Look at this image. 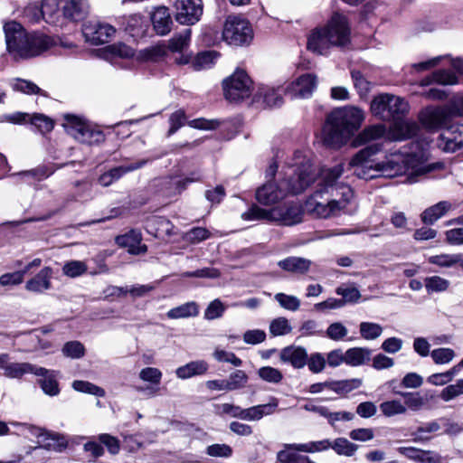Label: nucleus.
Returning a JSON list of instances; mask_svg holds the SVG:
<instances>
[{
    "label": "nucleus",
    "mask_w": 463,
    "mask_h": 463,
    "mask_svg": "<svg viewBox=\"0 0 463 463\" xmlns=\"http://www.w3.org/2000/svg\"><path fill=\"white\" fill-rule=\"evenodd\" d=\"M437 146L445 153L463 151V125L444 128L437 138Z\"/></svg>",
    "instance_id": "13"
},
{
    "label": "nucleus",
    "mask_w": 463,
    "mask_h": 463,
    "mask_svg": "<svg viewBox=\"0 0 463 463\" xmlns=\"http://www.w3.org/2000/svg\"><path fill=\"white\" fill-rule=\"evenodd\" d=\"M364 118V110L358 107L345 106L335 109L322 128V142L328 147L340 148L361 128Z\"/></svg>",
    "instance_id": "4"
},
{
    "label": "nucleus",
    "mask_w": 463,
    "mask_h": 463,
    "mask_svg": "<svg viewBox=\"0 0 463 463\" xmlns=\"http://www.w3.org/2000/svg\"><path fill=\"white\" fill-rule=\"evenodd\" d=\"M417 125L412 121L396 119L389 132H387V138L392 140L410 138L417 133Z\"/></svg>",
    "instance_id": "28"
},
{
    "label": "nucleus",
    "mask_w": 463,
    "mask_h": 463,
    "mask_svg": "<svg viewBox=\"0 0 463 463\" xmlns=\"http://www.w3.org/2000/svg\"><path fill=\"white\" fill-rule=\"evenodd\" d=\"M358 445L351 442L346 438H336L331 439V448L335 454L344 457H353L358 450Z\"/></svg>",
    "instance_id": "38"
},
{
    "label": "nucleus",
    "mask_w": 463,
    "mask_h": 463,
    "mask_svg": "<svg viewBox=\"0 0 463 463\" xmlns=\"http://www.w3.org/2000/svg\"><path fill=\"white\" fill-rule=\"evenodd\" d=\"M222 39L229 45L249 44L253 39L251 24L242 16L230 15L224 23Z\"/></svg>",
    "instance_id": "9"
},
{
    "label": "nucleus",
    "mask_w": 463,
    "mask_h": 463,
    "mask_svg": "<svg viewBox=\"0 0 463 463\" xmlns=\"http://www.w3.org/2000/svg\"><path fill=\"white\" fill-rule=\"evenodd\" d=\"M302 216L303 213L298 205L290 206L283 211L279 209L266 211L253 205L248 212L241 214V218L246 221H275L286 226L302 222Z\"/></svg>",
    "instance_id": "8"
},
{
    "label": "nucleus",
    "mask_w": 463,
    "mask_h": 463,
    "mask_svg": "<svg viewBox=\"0 0 463 463\" xmlns=\"http://www.w3.org/2000/svg\"><path fill=\"white\" fill-rule=\"evenodd\" d=\"M389 119H401L409 112L410 106L408 102L398 96L391 95L389 101Z\"/></svg>",
    "instance_id": "40"
},
{
    "label": "nucleus",
    "mask_w": 463,
    "mask_h": 463,
    "mask_svg": "<svg viewBox=\"0 0 463 463\" xmlns=\"http://www.w3.org/2000/svg\"><path fill=\"white\" fill-rule=\"evenodd\" d=\"M285 447L294 451L317 453L328 450L331 448V439H324L321 440L309 441L307 443L286 444Z\"/></svg>",
    "instance_id": "33"
},
{
    "label": "nucleus",
    "mask_w": 463,
    "mask_h": 463,
    "mask_svg": "<svg viewBox=\"0 0 463 463\" xmlns=\"http://www.w3.org/2000/svg\"><path fill=\"white\" fill-rule=\"evenodd\" d=\"M379 407L383 415L388 418L406 413V405L399 400L385 401Z\"/></svg>",
    "instance_id": "45"
},
{
    "label": "nucleus",
    "mask_w": 463,
    "mask_h": 463,
    "mask_svg": "<svg viewBox=\"0 0 463 463\" xmlns=\"http://www.w3.org/2000/svg\"><path fill=\"white\" fill-rule=\"evenodd\" d=\"M317 76L314 73H305L291 81L285 89V94L291 99H307L317 90Z\"/></svg>",
    "instance_id": "14"
},
{
    "label": "nucleus",
    "mask_w": 463,
    "mask_h": 463,
    "mask_svg": "<svg viewBox=\"0 0 463 463\" xmlns=\"http://www.w3.org/2000/svg\"><path fill=\"white\" fill-rule=\"evenodd\" d=\"M372 351L366 347H352L345 351V364L350 366H359L370 360Z\"/></svg>",
    "instance_id": "36"
},
{
    "label": "nucleus",
    "mask_w": 463,
    "mask_h": 463,
    "mask_svg": "<svg viewBox=\"0 0 463 463\" xmlns=\"http://www.w3.org/2000/svg\"><path fill=\"white\" fill-rule=\"evenodd\" d=\"M41 4L43 21L53 26L64 28L65 18L59 0H42Z\"/></svg>",
    "instance_id": "19"
},
{
    "label": "nucleus",
    "mask_w": 463,
    "mask_h": 463,
    "mask_svg": "<svg viewBox=\"0 0 463 463\" xmlns=\"http://www.w3.org/2000/svg\"><path fill=\"white\" fill-rule=\"evenodd\" d=\"M249 377L242 370H236L226 380L228 392L242 389L246 386Z\"/></svg>",
    "instance_id": "50"
},
{
    "label": "nucleus",
    "mask_w": 463,
    "mask_h": 463,
    "mask_svg": "<svg viewBox=\"0 0 463 463\" xmlns=\"http://www.w3.org/2000/svg\"><path fill=\"white\" fill-rule=\"evenodd\" d=\"M167 54V47L165 43H160L156 45L150 46L141 50L137 54V59L140 61H158Z\"/></svg>",
    "instance_id": "43"
},
{
    "label": "nucleus",
    "mask_w": 463,
    "mask_h": 463,
    "mask_svg": "<svg viewBox=\"0 0 463 463\" xmlns=\"http://www.w3.org/2000/svg\"><path fill=\"white\" fill-rule=\"evenodd\" d=\"M175 20L182 24H194L203 14L202 0H175Z\"/></svg>",
    "instance_id": "15"
},
{
    "label": "nucleus",
    "mask_w": 463,
    "mask_h": 463,
    "mask_svg": "<svg viewBox=\"0 0 463 463\" xmlns=\"http://www.w3.org/2000/svg\"><path fill=\"white\" fill-rule=\"evenodd\" d=\"M208 370V364L203 360L190 362L175 370V374L180 379H188L194 376L204 374Z\"/></svg>",
    "instance_id": "34"
},
{
    "label": "nucleus",
    "mask_w": 463,
    "mask_h": 463,
    "mask_svg": "<svg viewBox=\"0 0 463 463\" xmlns=\"http://www.w3.org/2000/svg\"><path fill=\"white\" fill-rule=\"evenodd\" d=\"M391 94H381L371 102L372 113L383 119H389V101Z\"/></svg>",
    "instance_id": "42"
},
{
    "label": "nucleus",
    "mask_w": 463,
    "mask_h": 463,
    "mask_svg": "<svg viewBox=\"0 0 463 463\" xmlns=\"http://www.w3.org/2000/svg\"><path fill=\"white\" fill-rule=\"evenodd\" d=\"M141 241V233H122L116 237L118 246L127 248L129 253L136 255L146 251V246Z\"/></svg>",
    "instance_id": "30"
},
{
    "label": "nucleus",
    "mask_w": 463,
    "mask_h": 463,
    "mask_svg": "<svg viewBox=\"0 0 463 463\" xmlns=\"http://www.w3.org/2000/svg\"><path fill=\"white\" fill-rule=\"evenodd\" d=\"M449 282L440 277L432 276L425 279V288L429 293L444 291L448 288Z\"/></svg>",
    "instance_id": "61"
},
{
    "label": "nucleus",
    "mask_w": 463,
    "mask_h": 463,
    "mask_svg": "<svg viewBox=\"0 0 463 463\" xmlns=\"http://www.w3.org/2000/svg\"><path fill=\"white\" fill-rule=\"evenodd\" d=\"M383 326L373 322H362L359 325L361 336L365 340H374L383 334Z\"/></svg>",
    "instance_id": "49"
},
{
    "label": "nucleus",
    "mask_w": 463,
    "mask_h": 463,
    "mask_svg": "<svg viewBox=\"0 0 463 463\" xmlns=\"http://www.w3.org/2000/svg\"><path fill=\"white\" fill-rule=\"evenodd\" d=\"M381 149V145L375 144L360 150L350 160L349 170L363 179L406 175L409 182L414 183L417 176L440 171L445 167L442 162L429 163L428 156L423 151L414 154L395 152L386 156L384 161L376 162L373 156Z\"/></svg>",
    "instance_id": "1"
},
{
    "label": "nucleus",
    "mask_w": 463,
    "mask_h": 463,
    "mask_svg": "<svg viewBox=\"0 0 463 463\" xmlns=\"http://www.w3.org/2000/svg\"><path fill=\"white\" fill-rule=\"evenodd\" d=\"M311 265L310 260L295 256L288 257L278 262V266L283 270L299 275L307 273Z\"/></svg>",
    "instance_id": "29"
},
{
    "label": "nucleus",
    "mask_w": 463,
    "mask_h": 463,
    "mask_svg": "<svg viewBox=\"0 0 463 463\" xmlns=\"http://www.w3.org/2000/svg\"><path fill=\"white\" fill-rule=\"evenodd\" d=\"M347 334V328L340 322L332 323L326 331V336L334 341H340L344 339Z\"/></svg>",
    "instance_id": "64"
},
{
    "label": "nucleus",
    "mask_w": 463,
    "mask_h": 463,
    "mask_svg": "<svg viewBox=\"0 0 463 463\" xmlns=\"http://www.w3.org/2000/svg\"><path fill=\"white\" fill-rule=\"evenodd\" d=\"M224 311V305L219 298H216L210 302V304L206 307L204 311V318L207 320L220 318L221 317H222Z\"/></svg>",
    "instance_id": "62"
},
{
    "label": "nucleus",
    "mask_w": 463,
    "mask_h": 463,
    "mask_svg": "<svg viewBox=\"0 0 463 463\" xmlns=\"http://www.w3.org/2000/svg\"><path fill=\"white\" fill-rule=\"evenodd\" d=\"M397 451L416 463H442V456L433 450H424L415 447H399Z\"/></svg>",
    "instance_id": "18"
},
{
    "label": "nucleus",
    "mask_w": 463,
    "mask_h": 463,
    "mask_svg": "<svg viewBox=\"0 0 463 463\" xmlns=\"http://www.w3.org/2000/svg\"><path fill=\"white\" fill-rule=\"evenodd\" d=\"M82 34L85 41L92 45L109 43L116 34L114 26L99 20H90L82 26Z\"/></svg>",
    "instance_id": "11"
},
{
    "label": "nucleus",
    "mask_w": 463,
    "mask_h": 463,
    "mask_svg": "<svg viewBox=\"0 0 463 463\" xmlns=\"http://www.w3.org/2000/svg\"><path fill=\"white\" fill-rule=\"evenodd\" d=\"M40 369L43 370L44 372H43L41 374L34 375L42 377L38 380V383L41 389L48 396H57L61 392L58 382L59 372L54 370H48L41 366Z\"/></svg>",
    "instance_id": "27"
},
{
    "label": "nucleus",
    "mask_w": 463,
    "mask_h": 463,
    "mask_svg": "<svg viewBox=\"0 0 463 463\" xmlns=\"http://www.w3.org/2000/svg\"><path fill=\"white\" fill-rule=\"evenodd\" d=\"M191 34V29L186 28L173 35V37L168 41V44L166 45L167 51L181 53V55L175 59V62L178 64H187L192 60V55L184 52L190 44Z\"/></svg>",
    "instance_id": "17"
},
{
    "label": "nucleus",
    "mask_w": 463,
    "mask_h": 463,
    "mask_svg": "<svg viewBox=\"0 0 463 463\" xmlns=\"http://www.w3.org/2000/svg\"><path fill=\"white\" fill-rule=\"evenodd\" d=\"M279 359L284 364H288L295 369H301L307 365V351L298 345H289L281 349Z\"/></svg>",
    "instance_id": "20"
},
{
    "label": "nucleus",
    "mask_w": 463,
    "mask_h": 463,
    "mask_svg": "<svg viewBox=\"0 0 463 463\" xmlns=\"http://www.w3.org/2000/svg\"><path fill=\"white\" fill-rule=\"evenodd\" d=\"M324 399H307V402L302 406L306 411H310L318 414L319 416L327 420L330 426L334 427L336 421L345 420L349 421L354 418V415L349 411H335L332 412L326 406L317 403L318 401Z\"/></svg>",
    "instance_id": "16"
},
{
    "label": "nucleus",
    "mask_w": 463,
    "mask_h": 463,
    "mask_svg": "<svg viewBox=\"0 0 463 463\" xmlns=\"http://www.w3.org/2000/svg\"><path fill=\"white\" fill-rule=\"evenodd\" d=\"M146 23L142 15H130L127 22L126 31L133 37H140L146 32Z\"/></svg>",
    "instance_id": "46"
},
{
    "label": "nucleus",
    "mask_w": 463,
    "mask_h": 463,
    "mask_svg": "<svg viewBox=\"0 0 463 463\" xmlns=\"http://www.w3.org/2000/svg\"><path fill=\"white\" fill-rule=\"evenodd\" d=\"M151 21L157 34L165 35L170 32L173 22L167 7H156L151 13Z\"/></svg>",
    "instance_id": "26"
},
{
    "label": "nucleus",
    "mask_w": 463,
    "mask_h": 463,
    "mask_svg": "<svg viewBox=\"0 0 463 463\" xmlns=\"http://www.w3.org/2000/svg\"><path fill=\"white\" fill-rule=\"evenodd\" d=\"M218 54L215 52H203L199 53L192 61L194 70L200 71L210 68L217 59Z\"/></svg>",
    "instance_id": "53"
},
{
    "label": "nucleus",
    "mask_w": 463,
    "mask_h": 463,
    "mask_svg": "<svg viewBox=\"0 0 463 463\" xmlns=\"http://www.w3.org/2000/svg\"><path fill=\"white\" fill-rule=\"evenodd\" d=\"M63 127L69 135L82 144L93 146L105 140V135L99 128L75 115H65Z\"/></svg>",
    "instance_id": "7"
},
{
    "label": "nucleus",
    "mask_w": 463,
    "mask_h": 463,
    "mask_svg": "<svg viewBox=\"0 0 463 463\" xmlns=\"http://www.w3.org/2000/svg\"><path fill=\"white\" fill-rule=\"evenodd\" d=\"M11 87L15 91L24 94H42V90L33 82L23 79H15L11 82Z\"/></svg>",
    "instance_id": "56"
},
{
    "label": "nucleus",
    "mask_w": 463,
    "mask_h": 463,
    "mask_svg": "<svg viewBox=\"0 0 463 463\" xmlns=\"http://www.w3.org/2000/svg\"><path fill=\"white\" fill-rule=\"evenodd\" d=\"M432 81L441 85H454L458 82L457 76L447 70L436 71L431 75V79H426L423 80V84H429Z\"/></svg>",
    "instance_id": "47"
},
{
    "label": "nucleus",
    "mask_w": 463,
    "mask_h": 463,
    "mask_svg": "<svg viewBox=\"0 0 463 463\" xmlns=\"http://www.w3.org/2000/svg\"><path fill=\"white\" fill-rule=\"evenodd\" d=\"M362 385L360 379H349L342 381H328L327 390L339 395H345Z\"/></svg>",
    "instance_id": "41"
},
{
    "label": "nucleus",
    "mask_w": 463,
    "mask_h": 463,
    "mask_svg": "<svg viewBox=\"0 0 463 463\" xmlns=\"http://www.w3.org/2000/svg\"><path fill=\"white\" fill-rule=\"evenodd\" d=\"M27 120H30L43 133L50 132L54 127L52 119L43 114L29 115L18 112L10 117V121L14 123H22Z\"/></svg>",
    "instance_id": "25"
},
{
    "label": "nucleus",
    "mask_w": 463,
    "mask_h": 463,
    "mask_svg": "<svg viewBox=\"0 0 463 463\" xmlns=\"http://www.w3.org/2000/svg\"><path fill=\"white\" fill-rule=\"evenodd\" d=\"M275 299L279 302L280 307L289 311H297L300 307V300L295 296L277 293Z\"/></svg>",
    "instance_id": "60"
},
{
    "label": "nucleus",
    "mask_w": 463,
    "mask_h": 463,
    "mask_svg": "<svg viewBox=\"0 0 463 463\" xmlns=\"http://www.w3.org/2000/svg\"><path fill=\"white\" fill-rule=\"evenodd\" d=\"M292 331L289 321L283 317L273 319L269 324V333L273 336L285 335Z\"/></svg>",
    "instance_id": "54"
},
{
    "label": "nucleus",
    "mask_w": 463,
    "mask_h": 463,
    "mask_svg": "<svg viewBox=\"0 0 463 463\" xmlns=\"http://www.w3.org/2000/svg\"><path fill=\"white\" fill-rule=\"evenodd\" d=\"M52 269L45 267L26 282V289L35 293H41L51 288Z\"/></svg>",
    "instance_id": "31"
},
{
    "label": "nucleus",
    "mask_w": 463,
    "mask_h": 463,
    "mask_svg": "<svg viewBox=\"0 0 463 463\" xmlns=\"http://www.w3.org/2000/svg\"><path fill=\"white\" fill-rule=\"evenodd\" d=\"M87 271V265L84 261L71 260L66 262L62 267L64 275L70 278L81 276Z\"/></svg>",
    "instance_id": "57"
},
{
    "label": "nucleus",
    "mask_w": 463,
    "mask_h": 463,
    "mask_svg": "<svg viewBox=\"0 0 463 463\" xmlns=\"http://www.w3.org/2000/svg\"><path fill=\"white\" fill-rule=\"evenodd\" d=\"M146 160H140L137 163L128 164L127 165H120L110 169L109 172L104 173L99 177V183L102 186H109L115 181L118 180L127 173L135 171L141 168L146 164Z\"/></svg>",
    "instance_id": "24"
},
{
    "label": "nucleus",
    "mask_w": 463,
    "mask_h": 463,
    "mask_svg": "<svg viewBox=\"0 0 463 463\" xmlns=\"http://www.w3.org/2000/svg\"><path fill=\"white\" fill-rule=\"evenodd\" d=\"M97 440L101 446L104 445L111 455H117L119 453L120 442L117 437L108 433H102L97 436Z\"/></svg>",
    "instance_id": "58"
},
{
    "label": "nucleus",
    "mask_w": 463,
    "mask_h": 463,
    "mask_svg": "<svg viewBox=\"0 0 463 463\" xmlns=\"http://www.w3.org/2000/svg\"><path fill=\"white\" fill-rule=\"evenodd\" d=\"M225 98L232 102H240L249 99L253 91V81L243 69L234 72L222 81Z\"/></svg>",
    "instance_id": "10"
},
{
    "label": "nucleus",
    "mask_w": 463,
    "mask_h": 463,
    "mask_svg": "<svg viewBox=\"0 0 463 463\" xmlns=\"http://www.w3.org/2000/svg\"><path fill=\"white\" fill-rule=\"evenodd\" d=\"M105 52L111 58L129 59L135 56L134 49L123 43H117L107 46Z\"/></svg>",
    "instance_id": "44"
},
{
    "label": "nucleus",
    "mask_w": 463,
    "mask_h": 463,
    "mask_svg": "<svg viewBox=\"0 0 463 463\" xmlns=\"http://www.w3.org/2000/svg\"><path fill=\"white\" fill-rule=\"evenodd\" d=\"M393 392L395 394H399L405 399L404 405H406V410L410 409L411 411H419L420 410L424 404V398L419 392H397L393 389Z\"/></svg>",
    "instance_id": "48"
},
{
    "label": "nucleus",
    "mask_w": 463,
    "mask_h": 463,
    "mask_svg": "<svg viewBox=\"0 0 463 463\" xmlns=\"http://www.w3.org/2000/svg\"><path fill=\"white\" fill-rule=\"evenodd\" d=\"M258 376L264 382L279 384L283 380V374L280 370L271 367L263 366L258 370Z\"/></svg>",
    "instance_id": "51"
},
{
    "label": "nucleus",
    "mask_w": 463,
    "mask_h": 463,
    "mask_svg": "<svg viewBox=\"0 0 463 463\" xmlns=\"http://www.w3.org/2000/svg\"><path fill=\"white\" fill-rule=\"evenodd\" d=\"M441 429V424L439 423V419L434 420L429 422H425L419 427L416 428L413 432L414 441H426L430 440L431 436L430 434L436 433L439 431Z\"/></svg>",
    "instance_id": "39"
},
{
    "label": "nucleus",
    "mask_w": 463,
    "mask_h": 463,
    "mask_svg": "<svg viewBox=\"0 0 463 463\" xmlns=\"http://www.w3.org/2000/svg\"><path fill=\"white\" fill-rule=\"evenodd\" d=\"M62 12L66 27L68 22L80 21L88 14L89 4L87 0H66L62 5Z\"/></svg>",
    "instance_id": "22"
},
{
    "label": "nucleus",
    "mask_w": 463,
    "mask_h": 463,
    "mask_svg": "<svg viewBox=\"0 0 463 463\" xmlns=\"http://www.w3.org/2000/svg\"><path fill=\"white\" fill-rule=\"evenodd\" d=\"M455 352L451 348H436L431 351L430 356L436 364H446L450 363L455 357Z\"/></svg>",
    "instance_id": "59"
},
{
    "label": "nucleus",
    "mask_w": 463,
    "mask_h": 463,
    "mask_svg": "<svg viewBox=\"0 0 463 463\" xmlns=\"http://www.w3.org/2000/svg\"><path fill=\"white\" fill-rule=\"evenodd\" d=\"M462 394L463 383L461 379H458L455 383L449 384L443 388L439 393V397L443 402H449Z\"/></svg>",
    "instance_id": "55"
},
{
    "label": "nucleus",
    "mask_w": 463,
    "mask_h": 463,
    "mask_svg": "<svg viewBox=\"0 0 463 463\" xmlns=\"http://www.w3.org/2000/svg\"><path fill=\"white\" fill-rule=\"evenodd\" d=\"M452 209L449 202L442 201L429 208L421 213V220L425 224H433L438 219Z\"/></svg>",
    "instance_id": "35"
},
{
    "label": "nucleus",
    "mask_w": 463,
    "mask_h": 463,
    "mask_svg": "<svg viewBox=\"0 0 463 463\" xmlns=\"http://www.w3.org/2000/svg\"><path fill=\"white\" fill-rule=\"evenodd\" d=\"M4 375L11 379H19L25 374H41L43 370L40 366L31 363H9L5 362L4 364Z\"/></svg>",
    "instance_id": "23"
},
{
    "label": "nucleus",
    "mask_w": 463,
    "mask_h": 463,
    "mask_svg": "<svg viewBox=\"0 0 463 463\" xmlns=\"http://www.w3.org/2000/svg\"><path fill=\"white\" fill-rule=\"evenodd\" d=\"M199 314L198 305L194 301L186 302L171 308L166 316L170 319H180L196 317Z\"/></svg>",
    "instance_id": "37"
},
{
    "label": "nucleus",
    "mask_w": 463,
    "mask_h": 463,
    "mask_svg": "<svg viewBox=\"0 0 463 463\" xmlns=\"http://www.w3.org/2000/svg\"><path fill=\"white\" fill-rule=\"evenodd\" d=\"M343 173V163L322 167L318 175L314 172L318 188L305 203V210L308 213L326 219L353 211V190L337 183Z\"/></svg>",
    "instance_id": "2"
},
{
    "label": "nucleus",
    "mask_w": 463,
    "mask_h": 463,
    "mask_svg": "<svg viewBox=\"0 0 463 463\" xmlns=\"http://www.w3.org/2000/svg\"><path fill=\"white\" fill-rule=\"evenodd\" d=\"M72 388L77 392L97 397H104L106 393L104 389L87 381L76 380L72 383Z\"/></svg>",
    "instance_id": "52"
},
{
    "label": "nucleus",
    "mask_w": 463,
    "mask_h": 463,
    "mask_svg": "<svg viewBox=\"0 0 463 463\" xmlns=\"http://www.w3.org/2000/svg\"><path fill=\"white\" fill-rule=\"evenodd\" d=\"M232 449L227 444H213L206 448V454L214 458H230L232 455Z\"/></svg>",
    "instance_id": "63"
},
{
    "label": "nucleus",
    "mask_w": 463,
    "mask_h": 463,
    "mask_svg": "<svg viewBox=\"0 0 463 463\" xmlns=\"http://www.w3.org/2000/svg\"><path fill=\"white\" fill-rule=\"evenodd\" d=\"M279 405V401L276 397H271L269 402L265 404H259L249 408H242V420L258 421L263 417L274 413Z\"/></svg>",
    "instance_id": "21"
},
{
    "label": "nucleus",
    "mask_w": 463,
    "mask_h": 463,
    "mask_svg": "<svg viewBox=\"0 0 463 463\" xmlns=\"http://www.w3.org/2000/svg\"><path fill=\"white\" fill-rule=\"evenodd\" d=\"M450 111L449 104L444 107H429L420 113L419 119L430 130H442L453 118Z\"/></svg>",
    "instance_id": "12"
},
{
    "label": "nucleus",
    "mask_w": 463,
    "mask_h": 463,
    "mask_svg": "<svg viewBox=\"0 0 463 463\" xmlns=\"http://www.w3.org/2000/svg\"><path fill=\"white\" fill-rule=\"evenodd\" d=\"M7 51L14 58H28L39 55L52 45V40L43 34H28L22 25L14 21L4 25Z\"/></svg>",
    "instance_id": "6"
},
{
    "label": "nucleus",
    "mask_w": 463,
    "mask_h": 463,
    "mask_svg": "<svg viewBox=\"0 0 463 463\" xmlns=\"http://www.w3.org/2000/svg\"><path fill=\"white\" fill-rule=\"evenodd\" d=\"M315 176L308 156L297 151L287 160L279 182L264 184L256 191V199L265 205L279 203L288 195L304 192L315 181Z\"/></svg>",
    "instance_id": "3"
},
{
    "label": "nucleus",
    "mask_w": 463,
    "mask_h": 463,
    "mask_svg": "<svg viewBox=\"0 0 463 463\" xmlns=\"http://www.w3.org/2000/svg\"><path fill=\"white\" fill-rule=\"evenodd\" d=\"M387 137V132L384 125L378 124L365 128L354 139L355 146L364 145L366 143L378 140L382 137Z\"/></svg>",
    "instance_id": "32"
},
{
    "label": "nucleus",
    "mask_w": 463,
    "mask_h": 463,
    "mask_svg": "<svg viewBox=\"0 0 463 463\" xmlns=\"http://www.w3.org/2000/svg\"><path fill=\"white\" fill-rule=\"evenodd\" d=\"M350 43V27L345 16L332 15L327 24L313 30L307 39V49L317 54H327L333 47H344Z\"/></svg>",
    "instance_id": "5"
}]
</instances>
